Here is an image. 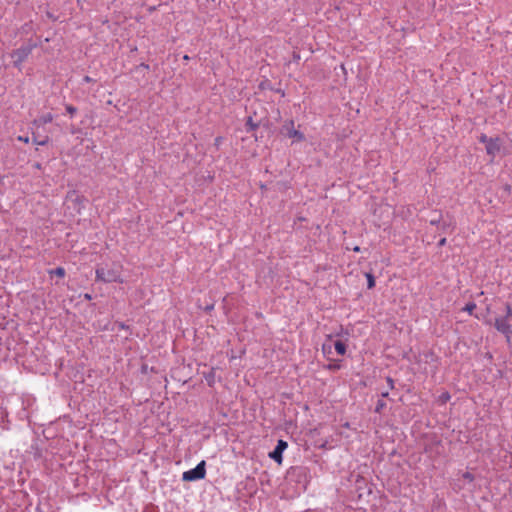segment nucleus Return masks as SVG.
I'll return each mask as SVG.
<instances>
[{
	"mask_svg": "<svg viewBox=\"0 0 512 512\" xmlns=\"http://www.w3.org/2000/svg\"><path fill=\"white\" fill-rule=\"evenodd\" d=\"M96 280L104 283L118 282L123 283L122 268L120 265L98 267L95 271Z\"/></svg>",
	"mask_w": 512,
	"mask_h": 512,
	"instance_id": "1",
	"label": "nucleus"
},
{
	"mask_svg": "<svg viewBox=\"0 0 512 512\" xmlns=\"http://www.w3.org/2000/svg\"><path fill=\"white\" fill-rule=\"evenodd\" d=\"M495 328L502 333L507 342L512 341V309L510 305L506 306V314L495 319Z\"/></svg>",
	"mask_w": 512,
	"mask_h": 512,
	"instance_id": "2",
	"label": "nucleus"
},
{
	"mask_svg": "<svg viewBox=\"0 0 512 512\" xmlns=\"http://www.w3.org/2000/svg\"><path fill=\"white\" fill-rule=\"evenodd\" d=\"M206 469H205V461H201L194 467L188 471H185L182 475V479L184 481H197L205 478Z\"/></svg>",
	"mask_w": 512,
	"mask_h": 512,
	"instance_id": "3",
	"label": "nucleus"
},
{
	"mask_svg": "<svg viewBox=\"0 0 512 512\" xmlns=\"http://www.w3.org/2000/svg\"><path fill=\"white\" fill-rule=\"evenodd\" d=\"M281 132L287 137L293 139L294 142H301L305 140L304 134L295 129L293 120L286 121L282 126Z\"/></svg>",
	"mask_w": 512,
	"mask_h": 512,
	"instance_id": "4",
	"label": "nucleus"
},
{
	"mask_svg": "<svg viewBox=\"0 0 512 512\" xmlns=\"http://www.w3.org/2000/svg\"><path fill=\"white\" fill-rule=\"evenodd\" d=\"M34 47L35 44H28L15 50L11 55L15 59V65L19 66L31 54Z\"/></svg>",
	"mask_w": 512,
	"mask_h": 512,
	"instance_id": "5",
	"label": "nucleus"
},
{
	"mask_svg": "<svg viewBox=\"0 0 512 512\" xmlns=\"http://www.w3.org/2000/svg\"><path fill=\"white\" fill-rule=\"evenodd\" d=\"M288 444L284 440H279L274 450L269 454V457L277 463L282 462V454L287 448Z\"/></svg>",
	"mask_w": 512,
	"mask_h": 512,
	"instance_id": "6",
	"label": "nucleus"
},
{
	"mask_svg": "<svg viewBox=\"0 0 512 512\" xmlns=\"http://www.w3.org/2000/svg\"><path fill=\"white\" fill-rule=\"evenodd\" d=\"M500 150H501V139L498 137L491 138V140H489L488 145H486L487 154L494 158L500 152Z\"/></svg>",
	"mask_w": 512,
	"mask_h": 512,
	"instance_id": "7",
	"label": "nucleus"
},
{
	"mask_svg": "<svg viewBox=\"0 0 512 512\" xmlns=\"http://www.w3.org/2000/svg\"><path fill=\"white\" fill-rule=\"evenodd\" d=\"M53 119H54V117L51 113H46V114L39 116L37 119H35L33 124L40 127V126H43L45 124L52 122Z\"/></svg>",
	"mask_w": 512,
	"mask_h": 512,
	"instance_id": "8",
	"label": "nucleus"
},
{
	"mask_svg": "<svg viewBox=\"0 0 512 512\" xmlns=\"http://www.w3.org/2000/svg\"><path fill=\"white\" fill-rule=\"evenodd\" d=\"M334 348H335V351L337 352V354H339V355H344L347 350L345 343H343L342 341H336L334 343Z\"/></svg>",
	"mask_w": 512,
	"mask_h": 512,
	"instance_id": "9",
	"label": "nucleus"
},
{
	"mask_svg": "<svg viewBox=\"0 0 512 512\" xmlns=\"http://www.w3.org/2000/svg\"><path fill=\"white\" fill-rule=\"evenodd\" d=\"M65 269L62 267H57L49 271L50 275H55L57 277L63 278L65 276Z\"/></svg>",
	"mask_w": 512,
	"mask_h": 512,
	"instance_id": "10",
	"label": "nucleus"
},
{
	"mask_svg": "<svg viewBox=\"0 0 512 512\" xmlns=\"http://www.w3.org/2000/svg\"><path fill=\"white\" fill-rule=\"evenodd\" d=\"M475 308H476V304L473 302H469L465 305V307L463 308V311H465L469 314H472V312L475 310Z\"/></svg>",
	"mask_w": 512,
	"mask_h": 512,
	"instance_id": "11",
	"label": "nucleus"
},
{
	"mask_svg": "<svg viewBox=\"0 0 512 512\" xmlns=\"http://www.w3.org/2000/svg\"><path fill=\"white\" fill-rule=\"evenodd\" d=\"M247 130H255L257 127V124L253 122L252 117H248L246 122Z\"/></svg>",
	"mask_w": 512,
	"mask_h": 512,
	"instance_id": "12",
	"label": "nucleus"
},
{
	"mask_svg": "<svg viewBox=\"0 0 512 512\" xmlns=\"http://www.w3.org/2000/svg\"><path fill=\"white\" fill-rule=\"evenodd\" d=\"M322 352L324 355H329L332 352V346L329 344L324 343L322 345Z\"/></svg>",
	"mask_w": 512,
	"mask_h": 512,
	"instance_id": "13",
	"label": "nucleus"
},
{
	"mask_svg": "<svg viewBox=\"0 0 512 512\" xmlns=\"http://www.w3.org/2000/svg\"><path fill=\"white\" fill-rule=\"evenodd\" d=\"M385 406H386V403L383 400H378L376 407H375V411L377 413H379L385 408Z\"/></svg>",
	"mask_w": 512,
	"mask_h": 512,
	"instance_id": "14",
	"label": "nucleus"
},
{
	"mask_svg": "<svg viewBox=\"0 0 512 512\" xmlns=\"http://www.w3.org/2000/svg\"><path fill=\"white\" fill-rule=\"evenodd\" d=\"M367 284L368 288H373L375 286V279L372 274H367Z\"/></svg>",
	"mask_w": 512,
	"mask_h": 512,
	"instance_id": "15",
	"label": "nucleus"
},
{
	"mask_svg": "<svg viewBox=\"0 0 512 512\" xmlns=\"http://www.w3.org/2000/svg\"><path fill=\"white\" fill-rule=\"evenodd\" d=\"M48 137H45L44 139L42 140H37L36 138L33 139V141L37 144V145H40V146H43V145H46L48 143Z\"/></svg>",
	"mask_w": 512,
	"mask_h": 512,
	"instance_id": "16",
	"label": "nucleus"
},
{
	"mask_svg": "<svg viewBox=\"0 0 512 512\" xmlns=\"http://www.w3.org/2000/svg\"><path fill=\"white\" fill-rule=\"evenodd\" d=\"M489 140H491V138L487 137L485 134H482V135L480 136V138H479V141H480L481 143H484V144H485V146H486V145H488Z\"/></svg>",
	"mask_w": 512,
	"mask_h": 512,
	"instance_id": "17",
	"label": "nucleus"
},
{
	"mask_svg": "<svg viewBox=\"0 0 512 512\" xmlns=\"http://www.w3.org/2000/svg\"><path fill=\"white\" fill-rule=\"evenodd\" d=\"M328 370H338L340 369V364L338 363H331L326 366Z\"/></svg>",
	"mask_w": 512,
	"mask_h": 512,
	"instance_id": "18",
	"label": "nucleus"
},
{
	"mask_svg": "<svg viewBox=\"0 0 512 512\" xmlns=\"http://www.w3.org/2000/svg\"><path fill=\"white\" fill-rule=\"evenodd\" d=\"M66 111L70 114V115H74L76 112H77V109L72 106V105H67L66 106Z\"/></svg>",
	"mask_w": 512,
	"mask_h": 512,
	"instance_id": "19",
	"label": "nucleus"
},
{
	"mask_svg": "<svg viewBox=\"0 0 512 512\" xmlns=\"http://www.w3.org/2000/svg\"><path fill=\"white\" fill-rule=\"evenodd\" d=\"M463 478L468 480L469 482H472L474 480V476L470 472H465L463 474Z\"/></svg>",
	"mask_w": 512,
	"mask_h": 512,
	"instance_id": "20",
	"label": "nucleus"
},
{
	"mask_svg": "<svg viewBox=\"0 0 512 512\" xmlns=\"http://www.w3.org/2000/svg\"><path fill=\"white\" fill-rule=\"evenodd\" d=\"M386 381L388 383L389 389H391V390L394 389V380L391 377H387Z\"/></svg>",
	"mask_w": 512,
	"mask_h": 512,
	"instance_id": "21",
	"label": "nucleus"
},
{
	"mask_svg": "<svg viewBox=\"0 0 512 512\" xmlns=\"http://www.w3.org/2000/svg\"><path fill=\"white\" fill-rule=\"evenodd\" d=\"M440 399L442 400V402H446L450 399V395L448 393H443L441 396H440Z\"/></svg>",
	"mask_w": 512,
	"mask_h": 512,
	"instance_id": "22",
	"label": "nucleus"
},
{
	"mask_svg": "<svg viewBox=\"0 0 512 512\" xmlns=\"http://www.w3.org/2000/svg\"><path fill=\"white\" fill-rule=\"evenodd\" d=\"M18 140L21 141V142H24V143H28L29 142V137L28 136H19Z\"/></svg>",
	"mask_w": 512,
	"mask_h": 512,
	"instance_id": "23",
	"label": "nucleus"
},
{
	"mask_svg": "<svg viewBox=\"0 0 512 512\" xmlns=\"http://www.w3.org/2000/svg\"><path fill=\"white\" fill-rule=\"evenodd\" d=\"M213 378H214L213 373H211L208 376H206V380L208 381L209 385H212Z\"/></svg>",
	"mask_w": 512,
	"mask_h": 512,
	"instance_id": "24",
	"label": "nucleus"
},
{
	"mask_svg": "<svg viewBox=\"0 0 512 512\" xmlns=\"http://www.w3.org/2000/svg\"><path fill=\"white\" fill-rule=\"evenodd\" d=\"M445 243H446V238H442V239L439 240L438 245L439 246H443V245H445Z\"/></svg>",
	"mask_w": 512,
	"mask_h": 512,
	"instance_id": "25",
	"label": "nucleus"
},
{
	"mask_svg": "<svg viewBox=\"0 0 512 512\" xmlns=\"http://www.w3.org/2000/svg\"><path fill=\"white\" fill-rule=\"evenodd\" d=\"M222 140H223V139H222V137H217V138L215 139V144H216V145H219V144L222 142Z\"/></svg>",
	"mask_w": 512,
	"mask_h": 512,
	"instance_id": "26",
	"label": "nucleus"
},
{
	"mask_svg": "<svg viewBox=\"0 0 512 512\" xmlns=\"http://www.w3.org/2000/svg\"><path fill=\"white\" fill-rule=\"evenodd\" d=\"M83 81H84V82H86V83H89V82H91V81H92V79H91L89 76H85V77L83 78Z\"/></svg>",
	"mask_w": 512,
	"mask_h": 512,
	"instance_id": "27",
	"label": "nucleus"
},
{
	"mask_svg": "<svg viewBox=\"0 0 512 512\" xmlns=\"http://www.w3.org/2000/svg\"><path fill=\"white\" fill-rule=\"evenodd\" d=\"M388 395H389L388 391H386V392H382V393H381V396H382V397H387Z\"/></svg>",
	"mask_w": 512,
	"mask_h": 512,
	"instance_id": "28",
	"label": "nucleus"
},
{
	"mask_svg": "<svg viewBox=\"0 0 512 512\" xmlns=\"http://www.w3.org/2000/svg\"><path fill=\"white\" fill-rule=\"evenodd\" d=\"M353 250H354L355 252H359V251H360V247L356 246V247H354V248H353Z\"/></svg>",
	"mask_w": 512,
	"mask_h": 512,
	"instance_id": "29",
	"label": "nucleus"
},
{
	"mask_svg": "<svg viewBox=\"0 0 512 512\" xmlns=\"http://www.w3.org/2000/svg\"><path fill=\"white\" fill-rule=\"evenodd\" d=\"M85 298L90 300L91 296L89 294H85Z\"/></svg>",
	"mask_w": 512,
	"mask_h": 512,
	"instance_id": "30",
	"label": "nucleus"
},
{
	"mask_svg": "<svg viewBox=\"0 0 512 512\" xmlns=\"http://www.w3.org/2000/svg\"><path fill=\"white\" fill-rule=\"evenodd\" d=\"M183 58L184 60H189V57L187 55H185Z\"/></svg>",
	"mask_w": 512,
	"mask_h": 512,
	"instance_id": "31",
	"label": "nucleus"
}]
</instances>
